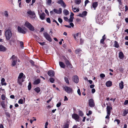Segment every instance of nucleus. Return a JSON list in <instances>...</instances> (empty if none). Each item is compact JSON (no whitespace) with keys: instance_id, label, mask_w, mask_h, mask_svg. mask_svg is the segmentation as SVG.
<instances>
[{"instance_id":"5","label":"nucleus","mask_w":128,"mask_h":128,"mask_svg":"<svg viewBox=\"0 0 128 128\" xmlns=\"http://www.w3.org/2000/svg\"><path fill=\"white\" fill-rule=\"evenodd\" d=\"M43 35L47 40L51 42L52 41V39L50 35L46 32H45L44 33Z\"/></svg>"},{"instance_id":"18","label":"nucleus","mask_w":128,"mask_h":128,"mask_svg":"<svg viewBox=\"0 0 128 128\" xmlns=\"http://www.w3.org/2000/svg\"><path fill=\"white\" fill-rule=\"evenodd\" d=\"M105 36V35H104L102 37V39H101L100 40V43L103 44H104V41L106 38Z\"/></svg>"},{"instance_id":"21","label":"nucleus","mask_w":128,"mask_h":128,"mask_svg":"<svg viewBox=\"0 0 128 128\" xmlns=\"http://www.w3.org/2000/svg\"><path fill=\"white\" fill-rule=\"evenodd\" d=\"M0 103V104L2 107L4 109L6 108V105L4 102V101H3L2 102H1Z\"/></svg>"},{"instance_id":"14","label":"nucleus","mask_w":128,"mask_h":128,"mask_svg":"<svg viewBox=\"0 0 128 128\" xmlns=\"http://www.w3.org/2000/svg\"><path fill=\"white\" fill-rule=\"evenodd\" d=\"M48 74L50 76L52 77L54 76V73L53 70H50L48 71Z\"/></svg>"},{"instance_id":"63","label":"nucleus","mask_w":128,"mask_h":128,"mask_svg":"<svg viewBox=\"0 0 128 128\" xmlns=\"http://www.w3.org/2000/svg\"><path fill=\"white\" fill-rule=\"evenodd\" d=\"M78 16L81 17H84V16L82 14H79Z\"/></svg>"},{"instance_id":"23","label":"nucleus","mask_w":128,"mask_h":128,"mask_svg":"<svg viewBox=\"0 0 128 128\" xmlns=\"http://www.w3.org/2000/svg\"><path fill=\"white\" fill-rule=\"evenodd\" d=\"M40 79H37L34 80V84H37L40 83Z\"/></svg>"},{"instance_id":"10","label":"nucleus","mask_w":128,"mask_h":128,"mask_svg":"<svg viewBox=\"0 0 128 128\" xmlns=\"http://www.w3.org/2000/svg\"><path fill=\"white\" fill-rule=\"evenodd\" d=\"M57 3L60 4L64 8L66 6V5L62 0H59L58 1Z\"/></svg>"},{"instance_id":"2","label":"nucleus","mask_w":128,"mask_h":128,"mask_svg":"<svg viewBox=\"0 0 128 128\" xmlns=\"http://www.w3.org/2000/svg\"><path fill=\"white\" fill-rule=\"evenodd\" d=\"M5 35L6 39L8 40H9L12 36V33L10 30H8L5 32Z\"/></svg>"},{"instance_id":"64","label":"nucleus","mask_w":128,"mask_h":128,"mask_svg":"<svg viewBox=\"0 0 128 128\" xmlns=\"http://www.w3.org/2000/svg\"><path fill=\"white\" fill-rule=\"evenodd\" d=\"M5 81V79L4 78H2L1 80V83H2L3 82H4Z\"/></svg>"},{"instance_id":"22","label":"nucleus","mask_w":128,"mask_h":128,"mask_svg":"<svg viewBox=\"0 0 128 128\" xmlns=\"http://www.w3.org/2000/svg\"><path fill=\"white\" fill-rule=\"evenodd\" d=\"M122 112L123 113L122 114V115L124 116H125L128 113V110H123Z\"/></svg>"},{"instance_id":"34","label":"nucleus","mask_w":128,"mask_h":128,"mask_svg":"<svg viewBox=\"0 0 128 128\" xmlns=\"http://www.w3.org/2000/svg\"><path fill=\"white\" fill-rule=\"evenodd\" d=\"M34 90L37 93L39 92L40 91V88L38 87H37L36 88H35L34 89Z\"/></svg>"},{"instance_id":"6","label":"nucleus","mask_w":128,"mask_h":128,"mask_svg":"<svg viewBox=\"0 0 128 128\" xmlns=\"http://www.w3.org/2000/svg\"><path fill=\"white\" fill-rule=\"evenodd\" d=\"M63 89L68 93L69 94L72 92V88L68 86H66L64 87Z\"/></svg>"},{"instance_id":"42","label":"nucleus","mask_w":128,"mask_h":128,"mask_svg":"<svg viewBox=\"0 0 128 128\" xmlns=\"http://www.w3.org/2000/svg\"><path fill=\"white\" fill-rule=\"evenodd\" d=\"M79 115L81 116H83V114L81 110H79L78 112Z\"/></svg>"},{"instance_id":"26","label":"nucleus","mask_w":128,"mask_h":128,"mask_svg":"<svg viewBox=\"0 0 128 128\" xmlns=\"http://www.w3.org/2000/svg\"><path fill=\"white\" fill-rule=\"evenodd\" d=\"M120 88V89H122L124 88V83L122 81L119 84Z\"/></svg>"},{"instance_id":"29","label":"nucleus","mask_w":128,"mask_h":128,"mask_svg":"<svg viewBox=\"0 0 128 128\" xmlns=\"http://www.w3.org/2000/svg\"><path fill=\"white\" fill-rule=\"evenodd\" d=\"M110 115V114H107V115L106 117L105 118L106 119V120L105 122L106 123H107V122H109V117Z\"/></svg>"},{"instance_id":"9","label":"nucleus","mask_w":128,"mask_h":128,"mask_svg":"<svg viewBox=\"0 0 128 128\" xmlns=\"http://www.w3.org/2000/svg\"><path fill=\"white\" fill-rule=\"evenodd\" d=\"M26 78L25 76H24V77H23L22 78H18V82L20 85H22V83L24 81V80Z\"/></svg>"},{"instance_id":"44","label":"nucleus","mask_w":128,"mask_h":128,"mask_svg":"<svg viewBox=\"0 0 128 128\" xmlns=\"http://www.w3.org/2000/svg\"><path fill=\"white\" fill-rule=\"evenodd\" d=\"M66 65L68 66H69L70 64V63L68 60H67L66 61Z\"/></svg>"},{"instance_id":"25","label":"nucleus","mask_w":128,"mask_h":128,"mask_svg":"<svg viewBox=\"0 0 128 128\" xmlns=\"http://www.w3.org/2000/svg\"><path fill=\"white\" fill-rule=\"evenodd\" d=\"M59 64L60 66L62 68H64L65 66L64 63L62 62H59Z\"/></svg>"},{"instance_id":"17","label":"nucleus","mask_w":128,"mask_h":128,"mask_svg":"<svg viewBox=\"0 0 128 128\" xmlns=\"http://www.w3.org/2000/svg\"><path fill=\"white\" fill-rule=\"evenodd\" d=\"M46 15L44 13H42L41 14H40V17L42 20L44 19Z\"/></svg>"},{"instance_id":"24","label":"nucleus","mask_w":128,"mask_h":128,"mask_svg":"<svg viewBox=\"0 0 128 128\" xmlns=\"http://www.w3.org/2000/svg\"><path fill=\"white\" fill-rule=\"evenodd\" d=\"M6 50V48L3 46L0 45V51L4 52Z\"/></svg>"},{"instance_id":"19","label":"nucleus","mask_w":128,"mask_h":128,"mask_svg":"<svg viewBox=\"0 0 128 128\" xmlns=\"http://www.w3.org/2000/svg\"><path fill=\"white\" fill-rule=\"evenodd\" d=\"M106 85L107 87H110L112 85V82L110 81H108L106 82Z\"/></svg>"},{"instance_id":"15","label":"nucleus","mask_w":128,"mask_h":128,"mask_svg":"<svg viewBox=\"0 0 128 128\" xmlns=\"http://www.w3.org/2000/svg\"><path fill=\"white\" fill-rule=\"evenodd\" d=\"M74 81L76 83H77L78 82V77L76 76H75L73 77Z\"/></svg>"},{"instance_id":"57","label":"nucleus","mask_w":128,"mask_h":128,"mask_svg":"<svg viewBox=\"0 0 128 128\" xmlns=\"http://www.w3.org/2000/svg\"><path fill=\"white\" fill-rule=\"evenodd\" d=\"M121 0H118V2H119V4L120 5H121L122 4V2Z\"/></svg>"},{"instance_id":"38","label":"nucleus","mask_w":128,"mask_h":128,"mask_svg":"<svg viewBox=\"0 0 128 128\" xmlns=\"http://www.w3.org/2000/svg\"><path fill=\"white\" fill-rule=\"evenodd\" d=\"M31 84L30 82H29L28 85V90H30L31 88Z\"/></svg>"},{"instance_id":"47","label":"nucleus","mask_w":128,"mask_h":128,"mask_svg":"<svg viewBox=\"0 0 128 128\" xmlns=\"http://www.w3.org/2000/svg\"><path fill=\"white\" fill-rule=\"evenodd\" d=\"M68 126L69 124L66 123L65 124L63 128H68Z\"/></svg>"},{"instance_id":"36","label":"nucleus","mask_w":128,"mask_h":128,"mask_svg":"<svg viewBox=\"0 0 128 128\" xmlns=\"http://www.w3.org/2000/svg\"><path fill=\"white\" fill-rule=\"evenodd\" d=\"M51 0H48L46 2V4L47 5H50L51 4Z\"/></svg>"},{"instance_id":"50","label":"nucleus","mask_w":128,"mask_h":128,"mask_svg":"<svg viewBox=\"0 0 128 128\" xmlns=\"http://www.w3.org/2000/svg\"><path fill=\"white\" fill-rule=\"evenodd\" d=\"M73 17H70L69 19V22H73Z\"/></svg>"},{"instance_id":"54","label":"nucleus","mask_w":128,"mask_h":128,"mask_svg":"<svg viewBox=\"0 0 128 128\" xmlns=\"http://www.w3.org/2000/svg\"><path fill=\"white\" fill-rule=\"evenodd\" d=\"M58 21L60 23H61L62 22V19L61 18H58Z\"/></svg>"},{"instance_id":"35","label":"nucleus","mask_w":128,"mask_h":128,"mask_svg":"<svg viewBox=\"0 0 128 128\" xmlns=\"http://www.w3.org/2000/svg\"><path fill=\"white\" fill-rule=\"evenodd\" d=\"M4 16L6 17H8V12L7 11H5L4 12Z\"/></svg>"},{"instance_id":"61","label":"nucleus","mask_w":128,"mask_h":128,"mask_svg":"<svg viewBox=\"0 0 128 128\" xmlns=\"http://www.w3.org/2000/svg\"><path fill=\"white\" fill-rule=\"evenodd\" d=\"M30 63L32 64V65H34V62L32 60H30Z\"/></svg>"},{"instance_id":"13","label":"nucleus","mask_w":128,"mask_h":128,"mask_svg":"<svg viewBox=\"0 0 128 128\" xmlns=\"http://www.w3.org/2000/svg\"><path fill=\"white\" fill-rule=\"evenodd\" d=\"M75 52L76 54H78V55L80 56L82 54V50L80 49H78L75 50Z\"/></svg>"},{"instance_id":"11","label":"nucleus","mask_w":128,"mask_h":128,"mask_svg":"<svg viewBox=\"0 0 128 128\" xmlns=\"http://www.w3.org/2000/svg\"><path fill=\"white\" fill-rule=\"evenodd\" d=\"M62 9L61 8H59V10H57L54 9V12L55 13L57 14H60L62 12Z\"/></svg>"},{"instance_id":"7","label":"nucleus","mask_w":128,"mask_h":128,"mask_svg":"<svg viewBox=\"0 0 128 128\" xmlns=\"http://www.w3.org/2000/svg\"><path fill=\"white\" fill-rule=\"evenodd\" d=\"M89 104L91 107H93L94 106L95 104L94 100L92 99H90L89 100Z\"/></svg>"},{"instance_id":"40","label":"nucleus","mask_w":128,"mask_h":128,"mask_svg":"<svg viewBox=\"0 0 128 128\" xmlns=\"http://www.w3.org/2000/svg\"><path fill=\"white\" fill-rule=\"evenodd\" d=\"M18 103L20 104H22L23 103V100L22 98L20 99L18 101Z\"/></svg>"},{"instance_id":"20","label":"nucleus","mask_w":128,"mask_h":128,"mask_svg":"<svg viewBox=\"0 0 128 128\" xmlns=\"http://www.w3.org/2000/svg\"><path fill=\"white\" fill-rule=\"evenodd\" d=\"M98 6V3L97 2H94L92 4V6L93 8H94V10H96V8Z\"/></svg>"},{"instance_id":"41","label":"nucleus","mask_w":128,"mask_h":128,"mask_svg":"<svg viewBox=\"0 0 128 128\" xmlns=\"http://www.w3.org/2000/svg\"><path fill=\"white\" fill-rule=\"evenodd\" d=\"M50 80L51 82L54 83V79L52 78H50Z\"/></svg>"},{"instance_id":"59","label":"nucleus","mask_w":128,"mask_h":128,"mask_svg":"<svg viewBox=\"0 0 128 128\" xmlns=\"http://www.w3.org/2000/svg\"><path fill=\"white\" fill-rule=\"evenodd\" d=\"M53 22H55L57 24V25L58 26L59 25V24H58V23L55 20H53Z\"/></svg>"},{"instance_id":"51","label":"nucleus","mask_w":128,"mask_h":128,"mask_svg":"<svg viewBox=\"0 0 128 128\" xmlns=\"http://www.w3.org/2000/svg\"><path fill=\"white\" fill-rule=\"evenodd\" d=\"M61 104V103L60 102H58L56 104V106L57 107H59L60 106Z\"/></svg>"},{"instance_id":"62","label":"nucleus","mask_w":128,"mask_h":128,"mask_svg":"<svg viewBox=\"0 0 128 128\" xmlns=\"http://www.w3.org/2000/svg\"><path fill=\"white\" fill-rule=\"evenodd\" d=\"M96 90L95 89L92 88V93H94L95 92Z\"/></svg>"},{"instance_id":"3","label":"nucleus","mask_w":128,"mask_h":128,"mask_svg":"<svg viewBox=\"0 0 128 128\" xmlns=\"http://www.w3.org/2000/svg\"><path fill=\"white\" fill-rule=\"evenodd\" d=\"M25 26L30 30L33 31L34 30V27L28 22L26 21L24 24Z\"/></svg>"},{"instance_id":"55","label":"nucleus","mask_w":128,"mask_h":128,"mask_svg":"<svg viewBox=\"0 0 128 128\" xmlns=\"http://www.w3.org/2000/svg\"><path fill=\"white\" fill-rule=\"evenodd\" d=\"M20 44L21 47L23 48V43L22 42H20Z\"/></svg>"},{"instance_id":"28","label":"nucleus","mask_w":128,"mask_h":128,"mask_svg":"<svg viewBox=\"0 0 128 128\" xmlns=\"http://www.w3.org/2000/svg\"><path fill=\"white\" fill-rule=\"evenodd\" d=\"M79 33H77L74 36V37L76 40H78V38H79L80 36H78Z\"/></svg>"},{"instance_id":"12","label":"nucleus","mask_w":128,"mask_h":128,"mask_svg":"<svg viewBox=\"0 0 128 128\" xmlns=\"http://www.w3.org/2000/svg\"><path fill=\"white\" fill-rule=\"evenodd\" d=\"M72 117L74 119L78 121V120L79 119V117L77 114H72Z\"/></svg>"},{"instance_id":"46","label":"nucleus","mask_w":128,"mask_h":128,"mask_svg":"<svg viewBox=\"0 0 128 128\" xmlns=\"http://www.w3.org/2000/svg\"><path fill=\"white\" fill-rule=\"evenodd\" d=\"M46 21L47 22L49 23H50V20L49 18H47L46 19Z\"/></svg>"},{"instance_id":"37","label":"nucleus","mask_w":128,"mask_h":128,"mask_svg":"<svg viewBox=\"0 0 128 128\" xmlns=\"http://www.w3.org/2000/svg\"><path fill=\"white\" fill-rule=\"evenodd\" d=\"M64 79L65 81L68 84H69V83L68 78L65 77L64 78Z\"/></svg>"},{"instance_id":"56","label":"nucleus","mask_w":128,"mask_h":128,"mask_svg":"<svg viewBox=\"0 0 128 128\" xmlns=\"http://www.w3.org/2000/svg\"><path fill=\"white\" fill-rule=\"evenodd\" d=\"M2 99L3 100H5V98L4 96V95H2Z\"/></svg>"},{"instance_id":"49","label":"nucleus","mask_w":128,"mask_h":128,"mask_svg":"<svg viewBox=\"0 0 128 128\" xmlns=\"http://www.w3.org/2000/svg\"><path fill=\"white\" fill-rule=\"evenodd\" d=\"M77 92L79 95L80 96L81 95V94L80 92V90L79 89H78V90Z\"/></svg>"},{"instance_id":"52","label":"nucleus","mask_w":128,"mask_h":128,"mask_svg":"<svg viewBox=\"0 0 128 128\" xmlns=\"http://www.w3.org/2000/svg\"><path fill=\"white\" fill-rule=\"evenodd\" d=\"M92 111H90V110L88 112V113L86 114V115L88 116H89L91 114H92Z\"/></svg>"},{"instance_id":"8","label":"nucleus","mask_w":128,"mask_h":128,"mask_svg":"<svg viewBox=\"0 0 128 128\" xmlns=\"http://www.w3.org/2000/svg\"><path fill=\"white\" fill-rule=\"evenodd\" d=\"M18 32L20 33H22L24 34L26 33V31L20 27L18 26Z\"/></svg>"},{"instance_id":"32","label":"nucleus","mask_w":128,"mask_h":128,"mask_svg":"<svg viewBox=\"0 0 128 128\" xmlns=\"http://www.w3.org/2000/svg\"><path fill=\"white\" fill-rule=\"evenodd\" d=\"M72 10L74 12H78L79 11V9L78 8L76 9V8H73V6H72Z\"/></svg>"},{"instance_id":"4","label":"nucleus","mask_w":128,"mask_h":128,"mask_svg":"<svg viewBox=\"0 0 128 128\" xmlns=\"http://www.w3.org/2000/svg\"><path fill=\"white\" fill-rule=\"evenodd\" d=\"M28 16L32 19H34L36 15L34 12L30 10H28L27 12Z\"/></svg>"},{"instance_id":"53","label":"nucleus","mask_w":128,"mask_h":128,"mask_svg":"<svg viewBox=\"0 0 128 128\" xmlns=\"http://www.w3.org/2000/svg\"><path fill=\"white\" fill-rule=\"evenodd\" d=\"M89 1L88 0H86L85 2L84 6H86V4L89 2Z\"/></svg>"},{"instance_id":"60","label":"nucleus","mask_w":128,"mask_h":128,"mask_svg":"<svg viewBox=\"0 0 128 128\" xmlns=\"http://www.w3.org/2000/svg\"><path fill=\"white\" fill-rule=\"evenodd\" d=\"M128 104V100H125L124 103V104L125 105H126Z\"/></svg>"},{"instance_id":"58","label":"nucleus","mask_w":128,"mask_h":128,"mask_svg":"<svg viewBox=\"0 0 128 128\" xmlns=\"http://www.w3.org/2000/svg\"><path fill=\"white\" fill-rule=\"evenodd\" d=\"M38 43L40 44V45L42 46H43L45 44V42H38Z\"/></svg>"},{"instance_id":"30","label":"nucleus","mask_w":128,"mask_h":128,"mask_svg":"<svg viewBox=\"0 0 128 128\" xmlns=\"http://www.w3.org/2000/svg\"><path fill=\"white\" fill-rule=\"evenodd\" d=\"M119 57L120 59H122L124 58V55L122 52H120Z\"/></svg>"},{"instance_id":"45","label":"nucleus","mask_w":128,"mask_h":128,"mask_svg":"<svg viewBox=\"0 0 128 128\" xmlns=\"http://www.w3.org/2000/svg\"><path fill=\"white\" fill-rule=\"evenodd\" d=\"M87 14V12L86 11H84L82 13V14L84 16H84H86V15Z\"/></svg>"},{"instance_id":"43","label":"nucleus","mask_w":128,"mask_h":128,"mask_svg":"<svg viewBox=\"0 0 128 128\" xmlns=\"http://www.w3.org/2000/svg\"><path fill=\"white\" fill-rule=\"evenodd\" d=\"M117 122V124H118L120 122V121L119 120H118V119L115 120H114V122Z\"/></svg>"},{"instance_id":"48","label":"nucleus","mask_w":128,"mask_h":128,"mask_svg":"<svg viewBox=\"0 0 128 128\" xmlns=\"http://www.w3.org/2000/svg\"><path fill=\"white\" fill-rule=\"evenodd\" d=\"M100 76L101 78H103L105 76V75L103 74H100Z\"/></svg>"},{"instance_id":"27","label":"nucleus","mask_w":128,"mask_h":128,"mask_svg":"<svg viewBox=\"0 0 128 128\" xmlns=\"http://www.w3.org/2000/svg\"><path fill=\"white\" fill-rule=\"evenodd\" d=\"M24 76H25V75L22 73H20L18 78H22L23 77H24Z\"/></svg>"},{"instance_id":"1","label":"nucleus","mask_w":128,"mask_h":128,"mask_svg":"<svg viewBox=\"0 0 128 128\" xmlns=\"http://www.w3.org/2000/svg\"><path fill=\"white\" fill-rule=\"evenodd\" d=\"M11 60L12 65V66H14L17 63V58L14 55H13L10 58Z\"/></svg>"},{"instance_id":"31","label":"nucleus","mask_w":128,"mask_h":128,"mask_svg":"<svg viewBox=\"0 0 128 128\" xmlns=\"http://www.w3.org/2000/svg\"><path fill=\"white\" fill-rule=\"evenodd\" d=\"M114 46L116 48H118L119 47V45L118 42L116 41L114 42Z\"/></svg>"},{"instance_id":"33","label":"nucleus","mask_w":128,"mask_h":128,"mask_svg":"<svg viewBox=\"0 0 128 128\" xmlns=\"http://www.w3.org/2000/svg\"><path fill=\"white\" fill-rule=\"evenodd\" d=\"M64 14L66 15L68 14H69L68 11L66 9L64 10L63 11Z\"/></svg>"},{"instance_id":"16","label":"nucleus","mask_w":128,"mask_h":128,"mask_svg":"<svg viewBox=\"0 0 128 128\" xmlns=\"http://www.w3.org/2000/svg\"><path fill=\"white\" fill-rule=\"evenodd\" d=\"M106 108L107 112V114H110L111 112L110 110L112 109V108L110 107L109 106H107Z\"/></svg>"},{"instance_id":"39","label":"nucleus","mask_w":128,"mask_h":128,"mask_svg":"<svg viewBox=\"0 0 128 128\" xmlns=\"http://www.w3.org/2000/svg\"><path fill=\"white\" fill-rule=\"evenodd\" d=\"M81 2L80 0H75V3L78 4H79Z\"/></svg>"}]
</instances>
